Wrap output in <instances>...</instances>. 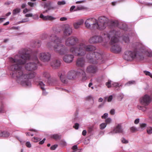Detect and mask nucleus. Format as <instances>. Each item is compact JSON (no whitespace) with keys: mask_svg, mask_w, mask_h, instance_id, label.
I'll return each instance as SVG.
<instances>
[{"mask_svg":"<svg viewBox=\"0 0 152 152\" xmlns=\"http://www.w3.org/2000/svg\"><path fill=\"white\" fill-rule=\"evenodd\" d=\"M123 40L125 42L128 43L130 41L129 38L128 37L123 36Z\"/></svg>","mask_w":152,"mask_h":152,"instance_id":"obj_26","label":"nucleus"},{"mask_svg":"<svg viewBox=\"0 0 152 152\" xmlns=\"http://www.w3.org/2000/svg\"><path fill=\"white\" fill-rule=\"evenodd\" d=\"M94 46L87 44L86 42H81L77 47H72L70 49L69 51L76 56H82L85 55L88 52H90L87 55V58L90 62L95 63L93 60L101 59L102 55L96 52H93L95 50Z\"/></svg>","mask_w":152,"mask_h":152,"instance_id":"obj_2","label":"nucleus"},{"mask_svg":"<svg viewBox=\"0 0 152 152\" xmlns=\"http://www.w3.org/2000/svg\"><path fill=\"white\" fill-rule=\"evenodd\" d=\"M105 122L106 124H110L112 122V119L110 118H107L106 119Z\"/></svg>","mask_w":152,"mask_h":152,"instance_id":"obj_37","label":"nucleus"},{"mask_svg":"<svg viewBox=\"0 0 152 152\" xmlns=\"http://www.w3.org/2000/svg\"><path fill=\"white\" fill-rule=\"evenodd\" d=\"M40 18L44 20H48V15L44 16L42 14H41L40 15Z\"/></svg>","mask_w":152,"mask_h":152,"instance_id":"obj_33","label":"nucleus"},{"mask_svg":"<svg viewBox=\"0 0 152 152\" xmlns=\"http://www.w3.org/2000/svg\"><path fill=\"white\" fill-rule=\"evenodd\" d=\"M13 2L12 1H9L5 3V4L7 5H9L11 4H13Z\"/></svg>","mask_w":152,"mask_h":152,"instance_id":"obj_54","label":"nucleus"},{"mask_svg":"<svg viewBox=\"0 0 152 152\" xmlns=\"http://www.w3.org/2000/svg\"><path fill=\"white\" fill-rule=\"evenodd\" d=\"M96 71V68L92 65H90L88 66L86 70V72L89 73H95Z\"/></svg>","mask_w":152,"mask_h":152,"instance_id":"obj_17","label":"nucleus"},{"mask_svg":"<svg viewBox=\"0 0 152 152\" xmlns=\"http://www.w3.org/2000/svg\"><path fill=\"white\" fill-rule=\"evenodd\" d=\"M29 11V10L27 8H26L23 10V13L24 14L26 13Z\"/></svg>","mask_w":152,"mask_h":152,"instance_id":"obj_50","label":"nucleus"},{"mask_svg":"<svg viewBox=\"0 0 152 152\" xmlns=\"http://www.w3.org/2000/svg\"><path fill=\"white\" fill-rule=\"evenodd\" d=\"M26 4H23L21 6V7L22 8H25L26 7Z\"/></svg>","mask_w":152,"mask_h":152,"instance_id":"obj_60","label":"nucleus"},{"mask_svg":"<svg viewBox=\"0 0 152 152\" xmlns=\"http://www.w3.org/2000/svg\"><path fill=\"white\" fill-rule=\"evenodd\" d=\"M61 64L60 61L58 60H53L50 63V65L54 69H56L59 67Z\"/></svg>","mask_w":152,"mask_h":152,"instance_id":"obj_16","label":"nucleus"},{"mask_svg":"<svg viewBox=\"0 0 152 152\" xmlns=\"http://www.w3.org/2000/svg\"><path fill=\"white\" fill-rule=\"evenodd\" d=\"M39 57L41 61L48 62L50 59L51 54L48 52H43L39 54Z\"/></svg>","mask_w":152,"mask_h":152,"instance_id":"obj_10","label":"nucleus"},{"mask_svg":"<svg viewBox=\"0 0 152 152\" xmlns=\"http://www.w3.org/2000/svg\"><path fill=\"white\" fill-rule=\"evenodd\" d=\"M108 116V114L107 113H105L102 116V119H106Z\"/></svg>","mask_w":152,"mask_h":152,"instance_id":"obj_44","label":"nucleus"},{"mask_svg":"<svg viewBox=\"0 0 152 152\" xmlns=\"http://www.w3.org/2000/svg\"><path fill=\"white\" fill-rule=\"evenodd\" d=\"M31 140L32 141L34 142H37L38 141L40 140L41 139L39 138L34 137H33Z\"/></svg>","mask_w":152,"mask_h":152,"instance_id":"obj_29","label":"nucleus"},{"mask_svg":"<svg viewBox=\"0 0 152 152\" xmlns=\"http://www.w3.org/2000/svg\"><path fill=\"white\" fill-rule=\"evenodd\" d=\"M49 39L51 42H48L47 45V46L50 48L52 45H53L54 51L61 55L65 54L67 51L63 48V45L61 44V40L55 34L52 35L50 37Z\"/></svg>","mask_w":152,"mask_h":152,"instance_id":"obj_5","label":"nucleus"},{"mask_svg":"<svg viewBox=\"0 0 152 152\" xmlns=\"http://www.w3.org/2000/svg\"><path fill=\"white\" fill-rule=\"evenodd\" d=\"M10 136V133L6 130H2V137H8Z\"/></svg>","mask_w":152,"mask_h":152,"instance_id":"obj_22","label":"nucleus"},{"mask_svg":"<svg viewBox=\"0 0 152 152\" xmlns=\"http://www.w3.org/2000/svg\"><path fill=\"white\" fill-rule=\"evenodd\" d=\"M44 142L42 140L40 141L39 142V144L40 145H42L43 144Z\"/></svg>","mask_w":152,"mask_h":152,"instance_id":"obj_62","label":"nucleus"},{"mask_svg":"<svg viewBox=\"0 0 152 152\" xmlns=\"http://www.w3.org/2000/svg\"><path fill=\"white\" fill-rule=\"evenodd\" d=\"M26 146L28 148H30L31 147V145L29 142H27L26 144Z\"/></svg>","mask_w":152,"mask_h":152,"instance_id":"obj_43","label":"nucleus"},{"mask_svg":"<svg viewBox=\"0 0 152 152\" xmlns=\"http://www.w3.org/2000/svg\"><path fill=\"white\" fill-rule=\"evenodd\" d=\"M115 32V30L112 31L108 33L107 32L102 33L101 35H95L89 39V42L90 43H95L102 42H105L108 41L111 37V34Z\"/></svg>","mask_w":152,"mask_h":152,"instance_id":"obj_6","label":"nucleus"},{"mask_svg":"<svg viewBox=\"0 0 152 152\" xmlns=\"http://www.w3.org/2000/svg\"><path fill=\"white\" fill-rule=\"evenodd\" d=\"M77 148V146L76 145H75L73 146L72 147V149L74 150H75Z\"/></svg>","mask_w":152,"mask_h":152,"instance_id":"obj_58","label":"nucleus"},{"mask_svg":"<svg viewBox=\"0 0 152 152\" xmlns=\"http://www.w3.org/2000/svg\"><path fill=\"white\" fill-rule=\"evenodd\" d=\"M26 134L27 136H29L31 135V136H33L34 134H31L29 132H27L26 133Z\"/></svg>","mask_w":152,"mask_h":152,"instance_id":"obj_53","label":"nucleus"},{"mask_svg":"<svg viewBox=\"0 0 152 152\" xmlns=\"http://www.w3.org/2000/svg\"><path fill=\"white\" fill-rule=\"evenodd\" d=\"M145 54L147 56L152 57V51L150 49H146L145 47L141 44H139L137 49L134 52L128 50L125 52L124 58L128 61H131L134 58H138L140 56V53Z\"/></svg>","mask_w":152,"mask_h":152,"instance_id":"obj_4","label":"nucleus"},{"mask_svg":"<svg viewBox=\"0 0 152 152\" xmlns=\"http://www.w3.org/2000/svg\"><path fill=\"white\" fill-rule=\"evenodd\" d=\"M57 146L58 145L56 144L52 145L50 147V149L51 150H54L57 148Z\"/></svg>","mask_w":152,"mask_h":152,"instance_id":"obj_41","label":"nucleus"},{"mask_svg":"<svg viewBox=\"0 0 152 152\" xmlns=\"http://www.w3.org/2000/svg\"><path fill=\"white\" fill-rule=\"evenodd\" d=\"M103 101V99L102 98H100L98 99L99 102H102Z\"/></svg>","mask_w":152,"mask_h":152,"instance_id":"obj_64","label":"nucleus"},{"mask_svg":"<svg viewBox=\"0 0 152 152\" xmlns=\"http://www.w3.org/2000/svg\"><path fill=\"white\" fill-rule=\"evenodd\" d=\"M112 83L111 81H109L106 83V85L108 88H110L112 87Z\"/></svg>","mask_w":152,"mask_h":152,"instance_id":"obj_39","label":"nucleus"},{"mask_svg":"<svg viewBox=\"0 0 152 152\" xmlns=\"http://www.w3.org/2000/svg\"><path fill=\"white\" fill-rule=\"evenodd\" d=\"M121 141L122 143L124 144H127L129 142L128 140H126L124 137L121 138Z\"/></svg>","mask_w":152,"mask_h":152,"instance_id":"obj_35","label":"nucleus"},{"mask_svg":"<svg viewBox=\"0 0 152 152\" xmlns=\"http://www.w3.org/2000/svg\"><path fill=\"white\" fill-rule=\"evenodd\" d=\"M121 86V85H119V84L118 83H112V87H114L116 88L119 87L120 86Z\"/></svg>","mask_w":152,"mask_h":152,"instance_id":"obj_31","label":"nucleus"},{"mask_svg":"<svg viewBox=\"0 0 152 152\" xmlns=\"http://www.w3.org/2000/svg\"><path fill=\"white\" fill-rule=\"evenodd\" d=\"M80 74H82L83 80H85L86 79L87 77L86 76L85 73L83 71L81 72L73 70L69 71L67 73V78L69 80H73L75 79L76 76Z\"/></svg>","mask_w":152,"mask_h":152,"instance_id":"obj_9","label":"nucleus"},{"mask_svg":"<svg viewBox=\"0 0 152 152\" xmlns=\"http://www.w3.org/2000/svg\"><path fill=\"white\" fill-rule=\"evenodd\" d=\"M135 82L134 81L132 80L128 82L127 83L125 84V86H129L132 84H135Z\"/></svg>","mask_w":152,"mask_h":152,"instance_id":"obj_36","label":"nucleus"},{"mask_svg":"<svg viewBox=\"0 0 152 152\" xmlns=\"http://www.w3.org/2000/svg\"><path fill=\"white\" fill-rule=\"evenodd\" d=\"M51 137L57 140L61 138V136L58 134H54L52 135Z\"/></svg>","mask_w":152,"mask_h":152,"instance_id":"obj_24","label":"nucleus"},{"mask_svg":"<svg viewBox=\"0 0 152 152\" xmlns=\"http://www.w3.org/2000/svg\"><path fill=\"white\" fill-rule=\"evenodd\" d=\"M86 134V130H83L82 132V135L85 136Z\"/></svg>","mask_w":152,"mask_h":152,"instance_id":"obj_55","label":"nucleus"},{"mask_svg":"<svg viewBox=\"0 0 152 152\" xmlns=\"http://www.w3.org/2000/svg\"><path fill=\"white\" fill-rule=\"evenodd\" d=\"M117 1H114L112 2V5H113V6H115L117 4Z\"/></svg>","mask_w":152,"mask_h":152,"instance_id":"obj_59","label":"nucleus"},{"mask_svg":"<svg viewBox=\"0 0 152 152\" xmlns=\"http://www.w3.org/2000/svg\"><path fill=\"white\" fill-rule=\"evenodd\" d=\"M118 32L115 31V32L111 34V39L110 43L112 45L111 48V50L113 53H119L122 50V48L118 43L119 39L118 37V35L119 34Z\"/></svg>","mask_w":152,"mask_h":152,"instance_id":"obj_7","label":"nucleus"},{"mask_svg":"<svg viewBox=\"0 0 152 152\" xmlns=\"http://www.w3.org/2000/svg\"><path fill=\"white\" fill-rule=\"evenodd\" d=\"M113 99V96L112 95L110 96L107 99V101L108 102H111Z\"/></svg>","mask_w":152,"mask_h":152,"instance_id":"obj_46","label":"nucleus"},{"mask_svg":"<svg viewBox=\"0 0 152 152\" xmlns=\"http://www.w3.org/2000/svg\"><path fill=\"white\" fill-rule=\"evenodd\" d=\"M66 4V2L64 1H58V5H64Z\"/></svg>","mask_w":152,"mask_h":152,"instance_id":"obj_42","label":"nucleus"},{"mask_svg":"<svg viewBox=\"0 0 152 152\" xmlns=\"http://www.w3.org/2000/svg\"><path fill=\"white\" fill-rule=\"evenodd\" d=\"M62 31L64 35L66 36H70L73 32L72 27L68 24H65L63 26Z\"/></svg>","mask_w":152,"mask_h":152,"instance_id":"obj_11","label":"nucleus"},{"mask_svg":"<svg viewBox=\"0 0 152 152\" xmlns=\"http://www.w3.org/2000/svg\"><path fill=\"white\" fill-rule=\"evenodd\" d=\"M74 56L71 54H66L63 58L64 61L66 63H70L72 62Z\"/></svg>","mask_w":152,"mask_h":152,"instance_id":"obj_15","label":"nucleus"},{"mask_svg":"<svg viewBox=\"0 0 152 152\" xmlns=\"http://www.w3.org/2000/svg\"><path fill=\"white\" fill-rule=\"evenodd\" d=\"M76 7L75 6H72L70 9V11L71 12L74 11H75Z\"/></svg>","mask_w":152,"mask_h":152,"instance_id":"obj_38","label":"nucleus"},{"mask_svg":"<svg viewBox=\"0 0 152 152\" xmlns=\"http://www.w3.org/2000/svg\"><path fill=\"white\" fill-rule=\"evenodd\" d=\"M147 132L148 134H152V127L150 126L148 127L147 129Z\"/></svg>","mask_w":152,"mask_h":152,"instance_id":"obj_30","label":"nucleus"},{"mask_svg":"<svg viewBox=\"0 0 152 152\" xmlns=\"http://www.w3.org/2000/svg\"><path fill=\"white\" fill-rule=\"evenodd\" d=\"M67 18L65 17H61L60 18V20L61 21H64L67 20Z\"/></svg>","mask_w":152,"mask_h":152,"instance_id":"obj_47","label":"nucleus"},{"mask_svg":"<svg viewBox=\"0 0 152 152\" xmlns=\"http://www.w3.org/2000/svg\"><path fill=\"white\" fill-rule=\"evenodd\" d=\"M108 19L104 16L99 17L98 20L94 18H89L86 21L85 24L86 28L93 29L97 28L102 30L104 29L107 25Z\"/></svg>","mask_w":152,"mask_h":152,"instance_id":"obj_3","label":"nucleus"},{"mask_svg":"<svg viewBox=\"0 0 152 152\" xmlns=\"http://www.w3.org/2000/svg\"><path fill=\"white\" fill-rule=\"evenodd\" d=\"M6 18H0V23L3 22L4 20H5Z\"/></svg>","mask_w":152,"mask_h":152,"instance_id":"obj_56","label":"nucleus"},{"mask_svg":"<svg viewBox=\"0 0 152 152\" xmlns=\"http://www.w3.org/2000/svg\"><path fill=\"white\" fill-rule=\"evenodd\" d=\"M43 76L46 78H48L50 77V75L49 73L48 72H44L42 74Z\"/></svg>","mask_w":152,"mask_h":152,"instance_id":"obj_28","label":"nucleus"},{"mask_svg":"<svg viewBox=\"0 0 152 152\" xmlns=\"http://www.w3.org/2000/svg\"><path fill=\"white\" fill-rule=\"evenodd\" d=\"M0 137H2V130H0Z\"/></svg>","mask_w":152,"mask_h":152,"instance_id":"obj_61","label":"nucleus"},{"mask_svg":"<svg viewBox=\"0 0 152 152\" xmlns=\"http://www.w3.org/2000/svg\"><path fill=\"white\" fill-rule=\"evenodd\" d=\"M77 65L80 67H83L85 65V61L83 58L77 59L76 62Z\"/></svg>","mask_w":152,"mask_h":152,"instance_id":"obj_19","label":"nucleus"},{"mask_svg":"<svg viewBox=\"0 0 152 152\" xmlns=\"http://www.w3.org/2000/svg\"><path fill=\"white\" fill-rule=\"evenodd\" d=\"M32 16V13L27 14L25 15V16L26 17H30Z\"/></svg>","mask_w":152,"mask_h":152,"instance_id":"obj_52","label":"nucleus"},{"mask_svg":"<svg viewBox=\"0 0 152 152\" xmlns=\"http://www.w3.org/2000/svg\"><path fill=\"white\" fill-rule=\"evenodd\" d=\"M9 22L7 21V22H6V23H4V24L3 25L4 26H6V25H7L9 24Z\"/></svg>","mask_w":152,"mask_h":152,"instance_id":"obj_63","label":"nucleus"},{"mask_svg":"<svg viewBox=\"0 0 152 152\" xmlns=\"http://www.w3.org/2000/svg\"><path fill=\"white\" fill-rule=\"evenodd\" d=\"M140 119L139 118L136 119L134 121V123L135 124H137L139 122Z\"/></svg>","mask_w":152,"mask_h":152,"instance_id":"obj_49","label":"nucleus"},{"mask_svg":"<svg viewBox=\"0 0 152 152\" xmlns=\"http://www.w3.org/2000/svg\"><path fill=\"white\" fill-rule=\"evenodd\" d=\"M58 76L60 78L61 82L64 83H67V81L66 80V72L64 71L60 72L58 73Z\"/></svg>","mask_w":152,"mask_h":152,"instance_id":"obj_14","label":"nucleus"},{"mask_svg":"<svg viewBox=\"0 0 152 152\" xmlns=\"http://www.w3.org/2000/svg\"><path fill=\"white\" fill-rule=\"evenodd\" d=\"M78 40V39L75 37H70L66 39L65 42V44L67 46L73 45L76 44Z\"/></svg>","mask_w":152,"mask_h":152,"instance_id":"obj_12","label":"nucleus"},{"mask_svg":"<svg viewBox=\"0 0 152 152\" xmlns=\"http://www.w3.org/2000/svg\"><path fill=\"white\" fill-rule=\"evenodd\" d=\"M144 73L146 75L149 76L151 77L152 78V73H151L150 72L145 71H144Z\"/></svg>","mask_w":152,"mask_h":152,"instance_id":"obj_34","label":"nucleus"},{"mask_svg":"<svg viewBox=\"0 0 152 152\" xmlns=\"http://www.w3.org/2000/svg\"><path fill=\"white\" fill-rule=\"evenodd\" d=\"M84 0L77 1L76 2V4H80L84 1Z\"/></svg>","mask_w":152,"mask_h":152,"instance_id":"obj_57","label":"nucleus"},{"mask_svg":"<svg viewBox=\"0 0 152 152\" xmlns=\"http://www.w3.org/2000/svg\"><path fill=\"white\" fill-rule=\"evenodd\" d=\"M106 126L107 124L105 123H102L100 125V128L102 129H104L106 127Z\"/></svg>","mask_w":152,"mask_h":152,"instance_id":"obj_32","label":"nucleus"},{"mask_svg":"<svg viewBox=\"0 0 152 152\" xmlns=\"http://www.w3.org/2000/svg\"><path fill=\"white\" fill-rule=\"evenodd\" d=\"M140 104L143 106L140 105L137 106L138 108L143 111L146 110V108L145 106L148 105L151 102V99L150 97L147 95H145L141 97L139 100Z\"/></svg>","mask_w":152,"mask_h":152,"instance_id":"obj_8","label":"nucleus"},{"mask_svg":"<svg viewBox=\"0 0 152 152\" xmlns=\"http://www.w3.org/2000/svg\"><path fill=\"white\" fill-rule=\"evenodd\" d=\"M110 113L112 115H114L115 113V110L114 109H112L110 111Z\"/></svg>","mask_w":152,"mask_h":152,"instance_id":"obj_48","label":"nucleus"},{"mask_svg":"<svg viewBox=\"0 0 152 152\" xmlns=\"http://www.w3.org/2000/svg\"><path fill=\"white\" fill-rule=\"evenodd\" d=\"M86 9H87L86 7L83 5H80L77 6L75 11H78L79 10H83Z\"/></svg>","mask_w":152,"mask_h":152,"instance_id":"obj_21","label":"nucleus"},{"mask_svg":"<svg viewBox=\"0 0 152 152\" xmlns=\"http://www.w3.org/2000/svg\"><path fill=\"white\" fill-rule=\"evenodd\" d=\"M28 4L31 7H33L34 6V4L33 3L29 2L28 3Z\"/></svg>","mask_w":152,"mask_h":152,"instance_id":"obj_51","label":"nucleus"},{"mask_svg":"<svg viewBox=\"0 0 152 152\" xmlns=\"http://www.w3.org/2000/svg\"><path fill=\"white\" fill-rule=\"evenodd\" d=\"M79 124L78 123H75V125L73 126V127L76 129H78L79 128Z\"/></svg>","mask_w":152,"mask_h":152,"instance_id":"obj_45","label":"nucleus"},{"mask_svg":"<svg viewBox=\"0 0 152 152\" xmlns=\"http://www.w3.org/2000/svg\"><path fill=\"white\" fill-rule=\"evenodd\" d=\"M39 85L40 86L41 88L43 91L42 94L44 95H45L47 93L45 91V85L42 82L39 81Z\"/></svg>","mask_w":152,"mask_h":152,"instance_id":"obj_20","label":"nucleus"},{"mask_svg":"<svg viewBox=\"0 0 152 152\" xmlns=\"http://www.w3.org/2000/svg\"><path fill=\"white\" fill-rule=\"evenodd\" d=\"M147 126V124L145 123H140V127L139 129H140V130L142 131L144 130Z\"/></svg>","mask_w":152,"mask_h":152,"instance_id":"obj_23","label":"nucleus"},{"mask_svg":"<svg viewBox=\"0 0 152 152\" xmlns=\"http://www.w3.org/2000/svg\"><path fill=\"white\" fill-rule=\"evenodd\" d=\"M84 21L83 20L81 19L78 21L74 22L73 23V26L74 28L75 29H78L79 28L81 25L83 23Z\"/></svg>","mask_w":152,"mask_h":152,"instance_id":"obj_18","label":"nucleus"},{"mask_svg":"<svg viewBox=\"0 0 152 152\" xmlns=\"http://www.w3.org/2000/svg\"><path fill=\"white\" fill-rule=\"evenodd\" d=\"M20 11V9L19 8H16L14 9L12 12V14L14 15H15L18 13H19Z\"/></svg>","mask_w":152,"mask_h":152,"instance_id":"obj_25","label":"nucleus"},{"mask_svg":"<svg viewBox=\"0 0 152 152\" xmlns=\"http://www.w3.org/2000/svg\"><path fill=\"white\" fill-rule=\"evenodd\" d=\"M37 51L29 54V51L26 49L20 50L19 55L13 58H10L11 64L10 68L13 72L12 77L15 79L18 83L23 86H30L31 83L30 80L34 78L36 73L34 72H26L22 70L23 65L25 63V68L28 71L34 70L37 68L39 60L37 56Z\"/></svg>","mask_w":152,"mask_h":152,"instance_id":"obj_1","label":"nucleus"},{"mask_svg":"<svg viewBox=\"0 0 152 152\" xmlns=\"http://www.w3.org/2000/svg\"><path fill=\"white\" fill-rule=\"evenodd\" d=\"M123 132V130L121 125L118 124L115 127L113 130L109 132L108 134H111L118 133H122Z\"/></svg>","mask_w":152,"mask_h":152,"instance_id":"obj_13","label":"nucleus"},{"mask_svg":"<svg viewBox=\"0 0 152 152\" xmlns=\"http://www.w3.org/2000/svg\"><path fill=\"white\" fill-rule=\"evenodd\" d=\"M56 19V18L51 16L48 15V20H52Z\"/></svg>","mask_w":152,"mask_h":152,"instance_id":"obj_40","label":"nucleus"},{"mask_svg":"<svg viewBox=\"0 0 152 152\" xmlns=\"http://www.w3.org/2000/svg\"><path fill=\"white\" fill-rule=\"evenodd\" d=\"M130 130L132 132H134L138 130V129L135 126H133L130 127Z\"/></svg>","mask_w":152,"mask_h":152,"instance_id":"obj_27","label":"nucleus"}]
</instances>
